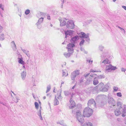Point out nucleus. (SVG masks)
<instances>
[{"instance_id": "obj_1", "label": "nucleus", "mask_w": 126, "mask_h": 126, "mask_svg": "<svg viewBox=\"0 0 126 126\" xmlns=\"http://www.w3.org/2000/svg\"><path fill=\"white\" fill-rule=\"evenodd\" d=\"M109 86L108 84L104 85V84L102 82L99 83L97 86L94 87V88L92 87L89 89V92L90 93L93 92V91H100L103 92H107L109 90Z\"/></svg>"}, {"instance_id": "obj_2", "label": "nucleus", "mask_w": 126, "mask_h": 126, "mask_svg": "<svg viewBox=\"0 0 126 126\" xmlns=\"http://www.w3.org/2000/svg\"><path fill=\"white\" fill-rule=\"evenodd\" d=\"M117 109H119L122 111V116L125 117L126 115V105H122L120 102H118L117 103Z\"/></svg>"}, {"instance_id": "obj_3", "label": "nucleus", "mask_w": 126, "mask_h": 126, "mask_svg": "<svg viewBox=\"0 0 126 126\" xmlns=\"http://www.w3.org/2000/svg\"><path fill=\"white\" fill-rule=\"evenodd\" d=\"M92 109L90 108L88 106L84 110L83 116L84 117H89L92 114L93 110Z\"/></svg>"}, {"instance_id": "obj_4", "label": "nucleus", "mask_w": 126, "mask_h": 126, "mask_svg": "<svg viewBox=\"0 0 126 126\" xmlns=\"http://www.w3.org/2000/svg\"><path fill=\"white\" fill-rule=\"evenodd\" d=\"M76 118L78 121L81 123H82L84 122V119L81 113L80 110H78L77 111Z\"/></svg>"}, {"instance_id": "obj_5", "label": "nucleus", "mask_w": 126, "mask_h": 126, "mask_svg": "<svg viewBox=\"0 0 126 126\" xmlns=\"http://www.w3.org/2000/svg\"><path fill=\"white\" fill-rule=\"evenodd\" d=\"M74 22L72 20L67 21L66 23V26L67 28L69 29H72L74 28L75 25Z\"/></svg>"}, {"instance_id": "obj_6", "label": "nucleus", "mask_w": 126, "mask_h": 126, "mask_svg": "<svg viewBox=\"0 0 126 126\" xmlns=\"http://www.w3.org/2000/svg\"><path fill=\"white\" fill-rule=\"evenodd\" d=\"M81 35H79V37L81 38H86V41L89 42L90 40L89 37V34L87 33L86 34L84 32H80Z\"/></svg>"}, {"instance_id": "obj_7", "label": "nucleus", "mask_w": 126, "mask_h": 126, "mask_svg": "<svg viewBox=\"0 0 126 126\" xmlns=\"http://www.w3.org/2000/svg\"><path fill=\"white\" fill-rule=\"evenodd\" d=\"M96 103L94 100L93 99H90L88 101V105L89 107L93 109L96 107Z\"/></svg>"}, {"instance_id": "obj_8", "label": "nucleus", "mask_w": 126, "mask_h": 126, "mask_svg": "<svg viewBox=\"0 0 126 126\" xmlns=\"http://www.w3.org/2000/svg\"><path fill=\"white\" fill-rule=\"evenodd\" d=\"M117 68L116 66H112L111 64L106 65V67L105 72L106 73L110 72L112 70H114Z\"/></svg>"}, {"instance_id": "obj_9", "label": "nucleus", "mask_w": 126, "mask_h": 126, "mask_svg": "<svg viewBox=\"0 0 126 126\" xmlns=\"http://www.w3.org/2000/svg\"><path fill=\"white\" fill-rule=\"evenodd\" d=\"M108 102L110 105L113 106L116 105L115 101L113 98L110 96L108 95Z\"/></svg>"}, {"instance_id": "obj_10", "label": "nucleus", "mask_w": 126, "mask_h": 126, "mask_svg": "<svg viewBox=\"0 0 126 126\" xmlns=\"http://www.w3.org/2000/svg\"><path fill=\"white\" fill-rule=\"evenodd\" d=\"M75 46V44L74 43H69L67 45V48L68 49V52H70L71 53H73V52L74 49L73 47Z\"/></svg>"}, {"instance_id": "obj_11", "label": "nucleus", "mask_w": 126, "mask_h": 126, "mask_svg": "<svg viewBox=\"0 0 126 126\" xmlns=\"http://www.w3.org/2000/svg\"><path fill=\"white\" fill-rule=\"evenodd\" d=\"M79 70H77L73 72L72 73L71 75V79L72 80H74L76 76L79 74Z\"/></svg>"}, {"instance_id": "obj_12", "label": "nucleus", "mask_w": 126, "mask_h": 126, "mask_svg": "<svg viewBox=\"0 0 126 126\" xmlns=\"http://www.w3.org/2000/svg\"><path fill=\"white\" fill-rule=\"evenodd\" d=\"M79 36L76 35L74 37H72L70 40L71 43L72 44L74 43L75 44L76 42L79 39Z\"/></svg>"}, {"instance_id": "obj_13", "label": "nucleus", "mask_w": 126, "mask_h": 126, "mask_svg": "<svg viewBox=\"0 0 126 126\" xmlns=\"http://www.w3.org/2000/svg\"><path fill=\"white\" fill-rule=\"evenodd\" d=\"M43 18L41 17L39 19L37 22L36 24L38 29H40L41 28V24L43 21Z\"/></svg>"}, {"instance_id": "obj_14", "label": "nucleus", "mask_w": 126, "mask_h": 126, "mask_svg": "<svg viewBox=\"0 0 126 126\" xmlns=\"http://www.w3.org/2000/svg\"><path fill=\"white\" fill-rule=\"evenodd\" d=\"M121 111H122L119 109H116L114 111L115 115L116 116H119L121 114Z\"/></svg>"}, {"instance_id": "obj_15", "label": "nucleus", "mask_w": 126, "mask_h": 126, "mask_svg": "<svg viewBox=\"0 0 126 126\" xmlns=\"http://www.w3.org/2000/svg\"><path fill=\"white\" fill-rule=\"evenodd\" d=\"M74 31L72 30H69L64 31L65 35H71L73 34Z\"/></svg>"}, {"instance_id": "obj_16", "label": "nucleus", "mask_w": 126, "mask_h": 126, "mask_svg": "<svg viewBox=\"0 0 126 126\" xmlns=\"http://www.w3.org/2000/svg\"><path fill=\"white\" fill-rule=\"evenodd\" d=\"M67 19H65V20L63 19H62L61 20V21H60V25L61 26H64L65 25H66V20Z\"/></svg>"}, {"instance_id": "obj_17", "label": "nucleus", "mask_w": 126, "mask_h": 126, "mask_svg": "<svg viewBox=\"0 0 126 126\" xmlns=\"http://www.w3.org/2000/svg\"><path fill=\"white\" fill-rule=\"evenodd\" d=\"M26 74V72L25 71H23L21 73V76L22 80H24L25 79Z\"/></svg>"}, {"instance_id": "obj_18", "label": "nucleus", "mask_w": 126, "mask_h": 126, "mask_svg": "<svg viewBox=\"0 0 126 126\" xmlns=\"http://www.w3.org/2000/svg\"><path fill=\"white\" fill-rule=\"evenodd\" d=\"M71 103V105L69 106L70 109L73 108L74 107L76 106V104L75 102L72 100V101L71 102H70Z\"/></svg>"}, {"instance_id": "obj_19", "label": "nucleus", "mask_w": 126, "mask_h": 126, "mask_svg": "<svg viewBox=\"0 0 126 126\" xmlns=\"http://www.w3.org/2000/svg\"><path fill=\"white\" fill-rule=\"evenodd\" d=\"M62 72L63 76H67L68 75V73L66 69L62 70Z\"/></svg>"}, {"instance_id": "obj_20", "label": "nucleus", "mask_w": 126, "mask_h": 126, "mask_svg": "<svg viewBox=\"0 0 126 126\" xmlns=\"http://www.w3.org/2000/svg\"><path fill=\"white\" fill-rule=\"evenodd\" d=\"M101 62V63H104V64H109L110 63V61L108 60V59L106 58L102 62Z\"/></svg>"}, {"instance_id": "obj_21", "label": "nucleus", "mask_w": 126, "mask_h": 126, "mask_svg": "<svg viewBox=\"0 0 126 126\" xmlns=\"http://www.w3.org/2000/svg\"><path fill=\"white\" fill-rule=\"evenodd\" d=\"M72 53L70 52H68V53L65 52L64 53V55L66 58H67L69 57Z\"/></svg>"}, {"instance_id": "obj_22", "label": "nucleus", "mask_w": 126, "mask_h": 126, "mask_svg": "<svg viewBox=\"0 0 126 126\" xmlns=\"http://www.w3.org/2000/svg\"><path fill=\"white\" fill-rule=\"evenodd\" d=\"M18 62L19 63L23 65L24 64V62L23 60V58L22 57L21 58L18 57Z\"/></svg>"}, {"instance_id": "obj_23", "label": "nucleus", "mask_w": 126, "mask_h": 126, "mask_svg": "<svg viewBox=\"0 0 126 126\" xmlns=\"http://www.w3.org/2000/svg\"><path fill=\"white\" fill-rule=\"evenodd\" d=\"M98 83V81L97 79V78L95 77L94 78L93 81V84L95 85H97Z\"/></svg>"}, {"instance_id": "obj_24", "label": "nucleus", "mask_w": 126, "mask_h": 126, "mask_svg": "<svg viewBox=\"0 0 126 126\" xmlns=\"http://www.w3.org/2000/svg\"><path fill=\"white\" fill-rule=\"evenodd\" d=\"M81 126H92V124L91 123L88 122L82 125Z\"/></svg>"}, {"instance_id": "obj_25", "label": "nucleus", "mask_w": 126, "mask_h": 126, "mask_svg": "<svg viewBox=\"0 0 126 126\" xmlns=\"http://www.w3.org/2000/svg\"><path fill=\"white\" fill-rule=\"evenodd\" d=\"M41 109H40L39 112L38 113V115L40 117V119L41 120H43V118L41 116Z\"/></svg>"}, {"instance_id": "obj_26", "label": "nucleus", "mask_w": 126, "mask_h": 126, "mask_svg": "<svg viewBox=\"0 0 126 126\" xmlns=\"http://www.w3.org/2000/svg\"><path fill=\"white\" fill-rule=\"evenodd\" d=\"M49 53V51L47 50H44L43 52V54L46 55H48Z\"/></svg>"}, {"instance_id": "obj_27", "label": "nucleus", "mask_w": 126, "mask_h": 126, "mask_svg": "<svg viewBox=\"0 0 126 126\" xmlns=\"http://www.w3.org/2000/svg\"><path fill=\"white\" fill-rule=\"evenodd\" d=\"M4 39V35L3 34H0V40L2 41Z\"/></svg>"}, {"instance_id": "obj_28", "label": "nucleus", "mask_w": 126, "mask_h": 126, "mask_svg": "<svg viewBox=\"0 0 126 126\" xmlns=\"http://www.w3.org/2000/svg\"><path fill=\"white\" fill-rule=\"evenodd\" d=\"M51 87L50 85H48L47 87V90L46 93H47L48 92H49L50 89H51Z\"/></svg>"}, {"instance_id": "obj_29", "label": "nucleus", "mask_w": 126, "mask_h": 126, "mask_svg": "<svg viewBox=\"0 0 126 126\" xmlns=\"http://www.w3.org/2000/svg\"><path fill=\"white\" fill-rule=\"evenodd\" d=\"M84 79V77H82L80 79L79 82L81 84H83V80Z\"/></svg>"}, {"instance_id": "obj_30", "label": "nucleus", "mask_w": 126, "mask_h": 126, "mask_svg": "<svg viewBox=\"0 0 126 126\" xmlns=\"http://www.w3.org/2000/svg\"><path fill=\"white\" fill-rule=\"evenodd\" d=\"M107 116L109 118L111 119L113 117V114H109L107 115Z\"/></svg>"}, {"instance_id": "obj_31", "label": "nucleus", "mask_w": 126, "mask_h": 126, "mask_svg": "<svg viewBox=\"0 0 126 126\" xmlns=\"http://www.w3.org/2000/svg\"><path fill=\"white\" fill-rule=\"evenodd\" d=\"M85 42V40L84 39H82V40L80 41L79 43V45L80 46H82L84 42Z\"/></svg>"}, {"instance_id": "obj_32", "label": "nucleus", "mask_w": 126, "mask_h": 126, "mask_svg": "<svg viewBox=\"0 0 126 126\" xmlns=\"http://www.w3.org/2000/svg\"><path fill=\"white\" fill-rule=\"evenodd\" d=\"M59 92H60V94H59V95L58 96V97L57 98L58 99L60 100L62 98V97L61 96V91H59Z\"/></svg>"}, {"instance_id": "obj_33", "label": "nucleus", "mask_w": 126, "mask_h": 126, "mask_svg": "<svg viewBox=\"0 0 126 126\" xmlns=\"http://www.w3.org/2000/svg\"><path fill=\"white\" fill-rule=\"evenodd\" d=\"M71 94V93L68 91H65L64 92V94L66 96H67L69 94Z\"/></svg>"}, {"instance_id": "obj_34", "label": "nucleus", "mask_w": 126, "mask_h": 126, "mask_svg": "<svg viewBox=\"0 0 126 126\" xmlns=\"http://www.w3.org/2000/svg\"><path fill=\"white\" fill-rule=\"evenodd\" d=\"M34 104L35 108L36 109H38V108L39 105L38 103L37 102H35Z\"/></svg>"}, {"instance_id": "obj_35", "label": "nucleus", "mask_w": 126, "mask_h": 126, "mask_svg": "<svg viewBox=\"0 0 126 126\" xmlns=\"http://www.w3.org/2000/svg\"><path fill=\"white\" fill-rule=\"evenodd\" d=\"M21 49L25 54H26L27 53H28L29 52L28 51H27L25 49H23L21 47Z\"/></svg>"}, {"instance_id": "obj_36", "label": "nucleus", "mask_w": 126, "mask_h": 126, "mask_svg": "<svg viewBox=\"0 0 126 126\" xmlns=\"http://www.w3.org/2000/svg\"><path fill=\"white\" fill-rule=\"evenodd\" d=\"M92 81V79L91 78H88L87 79V82L88 83H90V82H91Z\"/></svg>"}, {"instance_id": "obj_37", "label": "nucleus", "mask_w": 126, "mask_h": 126, "mask_svg": "<svg viewBox=\"0 0 126 126\" xmlns=\"http://www.w3.org/2000/svg\"><path fill=\"white\" fill-rule=\"evenodd\" d=\"M57 124H60L61 125L63 126L64 125V123H63V121H61V122H57Z\"/></svg>"}, {"instance_id": "obj_38", "label": "nucleus", "mask_w": 126, "mask_h": 126, "mask_svg": "<svg viewBox=\"0 0 126 126\" xmlns=\"http://www.w3.org/2000/svg\"><path fill=\"white\" fill-rule=\"evenodd\" d=\"M90 72H91L94 73L95 72H100L101 71H100L94 70L92 69H91L90 70Z\"/></svg>"}, {"instance_id": "obj_39", "label": "nucleus", "mask_w": 126, "mask_h": 126, "mask_svg": "<svg viewBox=\"0 0 126 126\" xmlns=\"http://www.w3.org/2000/svg\"><path fill=\"white\" fill-rule=\"evenodd\" d=\"M30 10L29 9H27L25 11V14L26 15H27L30 13Z\"/></svg>"}, {"instance_id": "obj_40", "label": "nucleus", "mask_w": 126, "mask_h": 126, "mask_svg": "<svg viewBox=\"0 0 126 126\" xmlns=\"http://www.w3.org/2000/svg\"><path fill=\"white\" fill-rule=\"evenodd\" d=\"M98 78L99 79H101L104 78V77L103 75H101L98 76Z\"/></svg>"}, {"instance_id": "obj_41", "label": "nucleus", "mask_w": 126, "mask_h": 126, "mask_svg": "<svg viewBox=\"0 0 126 126\" xmlns=\"http://www.w3.org/2000/svg\"><path fill=\"white\" fill-rule=\"evenodd\" d=\"M117 96L119 97H121L122 95L121 92L118 93H117Z\"/></svg>"}, {"instance_id": "obj_42", "label": "nucleus", "mask_w": 126, "mask_h": 126, "mask_svg": "<svg viewBox=\"0 0 126 126\" xmlns=\"http://www.w3.org/2000/svg\"><path fill=\"white\" fill-rule=\"evenodd\" d=\"M104 48V47L102 46H99V48L100 50L101 51H102L103 48Z\"/></svg>"}, {"instance_id": "obj_43", "label": "nucleus", "mask_w": 126, "mask_h": 126, "mask_svg": "<svg viewBox=\"0 0 126 126\" xmlns=\"http://www.w3.org/2000/svg\"><path fill=\"white\" fill-rule=\"evenodd\" d=\"M4 6L2 4H0V8L3 10H4Z\"/></svg>"}, {"instance_id": "obj_44", "label": "nucleus", "mask_w": 126, "mask_h": 126, "mask_svg": "<svg viewBox=\"0 0 126 126\" xmlns=\"http://www.w3.org/2000/svg\"><path fill=\"white\" fill-rule=\"evenodd\" d=\"M65 0H61V1L62 2V3H61V7L62 8H63V4Z\"/></svg>"}, {"instance_id": "obj_45", "label": "nucleus", "mask_w": 126, "mask_h": 126, "mask_svg": "<svg viewBox=\"0 0 126 126\" xmlns=\"http://www.w3.org/2000/svg\"><path fill=\"white\" fill-rule=\"evenodd\" d=\"M118 88L116 87H114L113 88L114 91L115 92H116L118 90Z\"/></svg>"}, {"instance_id": "obj_46", "label": "nucleus", "mask_w": 126, "mask_h": 126, "mask_svg": "<svg viewBox=\"0 0 126 126\" xmlns=\"http://www.w3.org/2000/svg\"><path fill=\"white\" fill-rule=\"evenodd\" d=\"M106 54V53L105 54V53H103L102 55H101V57L102 58V59H103V58H104V57H105V56L106 55H105Z\"/></svg>"}, {"instance_id": "obj_47", "label": "nucleus", "mask_w": 126, "mask_h": 126, "mask_svg": "<svg viewBox=\"0 0 126 126\" xmlns=\"http://www.w3.org/2000/svg\"><path fill=\"white\" fill-rule=\"evenodd\" d=\"M59 101L56 98V105H58L59 104Z\"/></svg>"}, {"instance_id": "obj_48", "label": "nucleus", "mask_w": 126, "mask_h": 126, "mask_svg": "<svg viewBox=\"0 0 126 126\" xmlns=\"http://www.w3.org/2000/svg\"><path fill=\"white\" fill-rule=\"evenodd\" d=\"M87 61L89 63L91 64L93 62V61L92 60H87Z\"/></svg>"}, {"instance_id": "obj_49", "label": "nucleus", "mask_w": 126, "mask_h": 126, "mask_svg": "<svg viewBox=\"0 0 126 126\" xmlns=\"http://www.w3.org/2000/svg\"><path fill=\"white\" fill-rule=\"evenodd\" d=\"M13 49L14 50L16 51V46H12Z\"/></svg>"}, {"instance_id": "obj_50", "label": "nucleus", "mask_w": 126, "mask_h": 126, "mask_svg": "<svg viewBox=\"0 0 126 126\" xmlns=\"http://www.w3.org/2000/svg\"><path fill=\"white\" fill-rule=\"evenodd\" d=\"M73 94H72L71 95V97H70V102H71L72 101V98L73 97Z\"/></svg>"}, {"instance_id": "obj_51", "label": "nucleus", "mask_w": 126, "mask_h": 126, "mask_svg": "<svg viewBox=\"0 0 126 126\" xmlns=\"http://www.w3.org/2000/svg\"><path fill=\"white\" fill-rule=\"evenodd\" d=\"M11 44L12 45V47L13 46H16V44L15 43L14 41H12L11 42Z\"/></svg>"}, {"instance_id": "obj_52", "label": "nucleus", "mask_w": 126, "mask_h": 126, "mask_svg": "<svg viewBox=\"0 0 126 126\" xmlns=\"http://www.w3.org/2000/svg\"><path fill=\"white\" fill-rule=\"evenodd\" d=\"M19 99L17 97H16V99L15 100H13L15 102L17 103L18 101V100Z\"/></svg>"}, {"instance_id": "obj_53", "label": "nucleus", "mask_w": 126, "mask_h": 126, "mask_svg": "<svg viewBox=\"0 0 126 126\" xmlns=\"http://www.w3.org/2000/svg\"><path fill=\"white\" fill-rule=\"evenodd\" d=\"M3 27L0 25V33H1L2 31Z\"/></svg>"}, {"instance_id": "obj_54", "label": "nucleus", "mask_w": 126, "mask_h": 126, "mask_svg": "<svg viewBox=\"0 0 126 126\" xmlns=\"http://www.w3.org/2000/svg\"><path fill=\"white\" fill-rule=\"evenodd\" d=\"M0 103L3 104V105L5 106L6 107H7L8 106H7V104L6 103H4L3 102H1Z\"/></svg>"}, {"instance_id": "obj_55", "label": "nucleus", "mask_w": 126, "mask_h": 126, "mask_svg": "<svg viewBox=\"0 0 126 126\" xmlns=\"http://www.w3.org/2000/svg\"><path fill=\"white\" fill-rule=\"evenodd\" d=\"M121 70L122 71L124 72H125V71H126V70H125V69H124L123 68H121Z\"/></svg>"}, {"instance_id": "obj_56", "label": "nucleus", "mask_w": 126, "mask_h": 126, "mask_svg": "<svg viewBox=\"0 0 126 126\" xmlns=\"http://www.w3.org/2000/svg\"><path fill=\"white\" fill-rule=\"evenodd\" d=\"M90 73H88L87 74H85L84 75V76L86 78L89 75Z\"/></svg>"}, {"instance_id": "obj_57", "label": "nucleus", "mask_w": 126, "mask_h": 126, "mask_svg": "<svg viewBox=\"0 0 126 126\" xmlns=\"http://www.w3.org/2000/svg\"><path fill=\"white\" fill-rule=\"evenodd\" d=\"M122 32L123 33H124V34H125V30L123 29L121 30Z\"/></svg>"}, {"instance_id": "obj_58", "label": "nucleus", "mask_w": 126, "mask_h": 126, "mask_svg": "<svg viewBox=\"0 0 126 126\" xmlns=\"http://www.w3.org/2000/svg\"><path fill=\"white\" fill-rule=\"evenodd\" d=\"M26 55L29 58L30 57V54L29 53H27L26 54Z\"/></svg>"}, {"instance_id": "obj_59", "label": "nucleus", "mask_w": 126, "mask_h": 126, "mask_svg": "<svg viewBox=\"0 0 126 126\" xmlns=\"http://www.w3.org/2000/svg\"><path fill=\"white\" fill-rule=\"evenodd\" d=\"M95 75V74H90V76L91 77H93Z\"/></svg>"}, {"instance_id": "obj_60", "label": "nucleus", "mask_w": 126, "mask_h": 126, "mask_svg": "<svg viewBox=\"0 0 126 126\" xmlns=\"http://www.w3.org/2000/svg\"><path fill=\"white\" fill-rule=\"evenodd\" d=\"M122 7L123 9H124L125 10H126V6H122Z\"/></svg>"}, {"instance_id": "obj_61", "label": "nucleus", "mask_w": 126, "mask_h": 126, "mask_svg": "<svg viewBox=\"0 0 126 126\" xmlns=\"http://www.w3.org/2000/svg\"><path fill=\"white\" fill-rule=\"evenodd\" d=\"M41 45H39V48L40 50H41V49H42L41 47Z\"/></svg>"}, {"instance_id": "obj_62", "label": "nucleus", "mask_w": 126, "mask_h": 126, "mask_svg": "<svg viewBox=\"0 0 126 126\" xmlns=\"http://www.w3.org/2000/svg\"><path fill=\"white\" fill-rule=\"evenodd\" d=\"M17 54L18 55V56L19 57H20V56L21 57L22 56L21 55H20V53H19V52H18V51L17 52Z\"/></svg>"}, {"instance_id": "obj_63", "label": "nucleus", "mask_w": 126, "mask_h": 126, "mask_svg": "<svg viewBox=\"0 0 126 126\" xmlns=\"http://www.w3.org/2000/svg\"><path fill=\"white\" fill-rule=\"evenodd\" d=\"M47 19L48 20H50V16H47Z\"/></svg>"}, {"instance_id": "obj_64", "label": "nucleus", "mask_w": 126, "mask_h": 126, "mask_svg": "<svg viewBox=\"0 0 126 126\" xmlns=\"http://www.w3.org/2000/svg\"><path fill=\"white\" fill-rule=\"evenodd\" d=\"M80 50L81 51H82L83 52L85 50V49L84 48L81 47L80 48Z\"/></svg>"}]
</instances>
